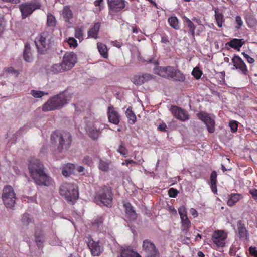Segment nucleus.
<instances>
[{
  "label": "nucleus",
  "instance_id": "9d476101",
  "mask_svg": "<svg viewBox=\"0 0 257 257\" xmlns=\"http://www.w3.org/2000/svg\"><path fill=\"white\" fill-rule=\"evenodd\" d=\"M178 213L181 219V229L183 232H188L191 226V222L187 216V209L184 206L178 208Z\"/></svg>",
  "mask_w": 257,
  "mask_h": 257
},
{
  "label": "nucleus",
  "instance_id": "393cba45",
  "mask_svg": "<svg viewBox=\"0 0 257 257\" xmlns=\"http://www.w3.org/2000/svg\"><path fill=\"white\" fill-rule=\"evenodd\" d=\"M217 172L215 171H213L210 176V186L211 189L212 191L214 194H217Z\"/></svg>",
  "mask_w": 257,
  "mask_h": 257
},
{
  "label": "nucleus",
  "instance_id": "c03bdc74",
  "mask_svg": "<svg viewBox=\"0 0 257 257\" xmlns=\"http://www.w3.org/2000/svg\"><path fill=\"white\" fill-rule=\"evenodd\" d=\"M192 75L197 79H199L202 75V72L198 68H194L192 72Z\"/></svg>",
  "mask_w": 257,
  "mask_h": 257
},
{
  "label": "nucleus",
  "instance_id": "4be33fe9",
  "mask_svg": "<svg viewBox=\"0 0 257 257\" xmlns=\"http://www.w3.org/2000/svg\"><path fill=\"white\" fill-rule=\"evenodd\" d=\"M125 209L126 217L130 220L134 221L137 219V214L133 209L131 204L129 202H125L123 204Z\"/></svg>",
  "mask_w": 257,
  "mask_h": 257
},
{
  "label": "nucleus",
  "instance_id": "603ef678",
  "mask_svg": "<svg viewBox=\"0 0 257 257\" xmlns=\"http://www.w3.org/2000/svg\"><path fill=\"white\" fill-rule=\"evenodd\" d=\"M6 71L9 73H11L16 76H18V74H19L18 71L14 69V68L12 67H10L7 68L6 69Z\"/></svg>",
  "mask_w": 257,
  "mask_h": 257
},
{
  "label": "nucleus",
  "instance_id": "69168bd1",
  "mask_svg": "<svg viewBox=\"0 0 257 257\" xmlns=\"http://www.w3.org/2000/svg\"><path fill=\"white\" fill-rule=\"evenodd\" d=\"M112 43L114 46H115L117 48H120L121 47V43L117 40L113 41Z\"/></svg>",
  "mask_w": 257,
  "mask_h": 257
},
{
  "label": "nucleus",
  "instance_id": "72a5a7b5",
  "mask_svg": "<svg viewBox=\"0 0 257 257\" xmlns=\"http://www.w3.org/2000/svg\"><path fill=\"white\" fill-rule=\"evenodd\" d=\"M62 14L66 22H69L73 17V13L69 6H66L63 8Z\"/></svg>",
  "mask_w": 257,
  "mask_h": 257
},
{
  "label": "nucleus",
  "instance_id": "7ed1b4c3",
  "mask_svg": "<svg viewBox=\"0 0 257 257\" xmlns=\"http://www.w3.org/2000/svg\"><path fill=\"white\" fill-rule=\"evenodd\" d=\"M60 194L67 202L73 204L79 197L78 187L73 183H64L59 189Z\"/></svg>",
  "mask_w": 257,
  "mask_h": 257
},
{
  "label": "nucleus",
  "instance_id": "a211bd4d",
  "mask_svg": "<svg viewBox=\"0 0 257 257\" xmlns=\"http://www.w3.org/2000/svg\"><path fill=\"white\" fill-rule=\"evenodd\" d=\"M232 62L235 69H238L244 75H248V70L243 60L238 55H234L232 58Z\"/></svg>",
  "mask_w": 257,
  "mask_h": 257
},
{
  "label": "nucleus",
  "instance_id": "0e129e2a",
  "mask_svg": "<svg viewBox=\"0 0 257 257\" xmlns=\"http://www.w3.org/2000/svg\"><path fill=\"white\" fill-rule=\"evenodd\" d=\"M103 2V0H96L94 2V6L95 7H100L99 10H101V9L100 8L101 3Z\"/></svg>",
  "mask_w": 257,
  "mask_h": 257
},
{
  "label": "nucleus",
  "instance_id": "412c9836",
  "mask_svg": "<svg viewBox=\"0 0 257 257\" xmlns=\"http://www.w3.org/2000/svg\"><path fill=\"white\" fill-rule=\"evenodd\" d=\"M237 226L238 230V236L241 240H248L249 238V232L245 225L242 221L239 220L237 222Z\"/></svg>",
  "mask_w": 257,
  "mask_h": 257
},
{
  "label": "nucleus",
  "instance_id": "bf43d9fd",
  "mask_svg": "<svg viewBox=\"0 0 257 257\" xmlns=\"http://www.w3.org/2000/svg\"><path fill=\"white\" fill-rule=\"evenodd\" d=\"M249 193L250 194L252 195V197L255 199L257 200V189H252L249 190Z\"/></svg>",
  "mask_w": 257,
  "mask_h": 257
},
{
  "label": "nucleus",
  "instance_id": "b1692460",
  "mask_svg": "<svg viewBox=\"0 0 257 257\" xmlns=\"http://www.w3.org/2000/svg\"><path fill=\"white\" fill-rule=\"evenodd\" d=\"M86 130L89 137L94 140H96L98 138L101 132L100 129H97L93 124L92 125H87Z\"/></svg>",
  "mask_w": 257,
  "mask_h": 257
},
{
  "label": "nucleus",
  "instance_id": "f704fd0d",
  "mask_svg": "<svg viewBox=\"0 0 257 257\" xmlns=\"http://www.w3.org/2000/svg\"><path fill=\"white\" fill-rule=\"evenodd\" d=\"M50 71L53 74L66 71L61 63L52 65L50 67Z\"/></svg>",
  "mask_w": 257,
  "mask_h": 257
},
{
  "label": "nucleus",
  "instance_id": "e2e57ef3",
  "mask_svg": "<svg viewBox=\"0 0 257 257\" xmlns=\"http://www.w3.org/2000/svg\"><path fill=\"white\" fill-rule=\"evenodd\" d=\"M190 214L193 216L194 218H196L198 216V213L196 210L193 208H191L190 209Z\"/></svg>",
  "mask_w": 257,
  "mask_h": 257
},
{
  "label": "nucleus",
  "instance_id": "ea45409f",
  "mask_svg": "<svg viewBox=\"0 0 257 257\" xmlns=\"http://www.w3.org/2000/svg\"><path fill=\"white\" fill-rule=\"evenodd\" d=\"M117 151L121 155L126 157V155L128 154V151L126 148L124 144L121 142L120 144L118 146V148L117 150Z\"/></svg>",
  "mask_w": 257,
  "mask_h": 257
},
{
  "label": "nucleus",
  "instance_id": "0eeeda50",
  "mask_svg": "<svg viewBox=\"0 0 257 257\" xmlns=\"http://www.w3.org/2000/svg\"><path fill=\"white\" fill-rule=\"evenodd\" d=\"M51 36L48 32H43L35 39V43L39 54H44L50 43Z\"/></svg>",
  "mask_w": 257,
  "mask_h": 257
},
{
  "label": "nucleus",
  "instance_id": "c9c22d12",
  "mask_svg": "<svg viewBox=\"0 0 257 257\" xmlns=\"http://www.w3.org/2000/svg\"><path fill=\"white\" fill-rule=\"evenodd\" d=\"M126 115L128 119V122L130 124H133L136 121V116L132 110V108L129 107L126 110Z\"/></svg>",
  "mask_w": 257,
  "mask_h": 257
},
{
  "label": "nucleus",
  "instance_id": "338daca9",
  "mask_svg": "<svg viewBox=\"0 0 257 257\" xmlns=\"http://www.w3.org/2000/svg\"><path fill=\"white\" fill-rule=\"evenodd\" d=\"M76 169L78 172H79V173H81V172H82L84 171V168L82 166H77Z\"/></svg>",
  "mask_w": 257,
  "mask_h": 257
},
{
  "label": "nucleus",
  "instance_id": "13d9d810",
  "mask_svg": "<svg viewBox=\"0 0 257 257\" xmlns=\"http://www.w3.org/2000/svg\"><path fill=\"white\" fill-rule=\"evenodd\" d=\"M62 173L64 176L67 177L69 176L72 173L64 167L62 169Z\"/></svg>",
  "mask_w": 257,
  "mask_h": 257
},
{
  "label": "nucleus",
  "instance_id": "6e6d98bb",
  "mask_svg": "<svg viewBox=\"0 0 257 257\" xmlns=\"http://www.w3.org/2000/svg\"><path fill=\"white\" fill-rule=\"evenodd\" d=\"M65 167L68 170H69L72 173L75 169V165L72 163H67L65 166Z\"/></svg>",
  "mask_w": 257,
  "mask_h": 257
},
{
  "label": "nucleus",
  "instance_id": "4c0bfd02",
  "mask_svg": "<svg viewBox=\"0 0 257 257\" xmlns=\"http://www.w3.org/2000/svg\"><path fill=\"white\" fill-rule=\"evenodd\" d=\"M223 15L221 13L218 12V11H215V18L217 26L221 28L222 26L223 23L224 22L223 19Z\"/></svg>",
  "mask_w": 257,
  "mask_h": 257
},
{
  "label": "nucleus",
  "instance_id": "37998d69",
  "mask_svg": "<svg viewBox=\"0 0 257 257\" xmlns=\"http://www.w3.org/2000/svg\"><path fill=\"white\" fill-rule=\"evenodd\" d=\"M22 221L24 223L29 224L33 221V218L30 217V215L28 213H25L22 216Z\"/></svg>",
  "mask_w": 257,
  "mask_h": 257
},
{
  "label": "nucleus",
  "instance_id": "c756f323",
  "mask_svg": "<svg viewBox=\"0 0 257 257\" xmlns=\"http://www.w3.org/2000/svg\"><path fill=\"white\" fill-rule=\"evenodd\" d=\"M104 218L103 216H97L92 221L91 224L93 228L100 230L102 228Z\"/></svg>",
  "mask_w": 257,
  "mask_h": 257
},
{
  "label": "nucleus",
  "instance_id": "7c9ffc66",
  "mask_svg": "<svg viewBox=\"0 0 257 257\" xmlns=\"http://www.w3.org/2000/svg\"><path fill=\"white\" fill-rule=\"evenodd\" d=\"M111 161L108 160L99 159L98 168L99 170L103 172H108L109 171V165Z\"/></svg>",
  "mask_w": 257,
  "mask_h": 257
},
{
  "label": "nucleus",
  "instance_id": "dca6fc26",
  "mask_svg": "<svg viewBox=\"0 0 257 257\" xmlns=\"http://www.w3.org/2000/svg\"><path fill=\"white\" fill-rule=\"evenodd\" d=\"M170 110L173 115L181 121H185L189 118L188 112L177 106H171Z\"/></svg>",
  "mask_w": 257,
  "mask_h": 257
},
{
  "label": "nucleus",
  "instance_id": "49530a36",
  "mask_svg": "<svg viewBox=\"0 0 257 257\" xmlns=\"http://www.w3.org/2000/svg\"><path fill=\"white\" fill-rule=\"evenodd\" d=\"M82 162L88 166H91L93 164L92 159L89 156H85L82 160Z\"/></svg>",
  "mask_w": 257,
  "mask_h": 257
},
{
  "label": "nucleus",
  "instance_id": "1a4fd4ad",
  "mask_svg": "<svg viewBox=\"0 0 257 257\" xmlns=\"http://www.w3.org/2000/svg\"><path fill=\"white\" fill-rule=\"evenodd\" d=\"M40 7L41 4L38 2L25 3L19 6L23 19L26 18L28 16L31 15L33 11L40 9Z\"/></svg>",
  "mask_w": 257,
  "mask_h": 257
},
{
  "label": "nucleus",
  "instance_id": "79ce46f5",
  "mask_svg": "<svg viewBox=\"0 0 257 257\" xmlns=\"http://www.w3.org/2000/svg\"><path fill=\"white\" fill-rule=\"evenodd\" d=\"M75 37L80 41L83 40V32L81 28L76 27L75 29Z\"/></svg>",
  "mask_w": 257,
  "mask_h": 257
},
{
  "label": "nucleus",
  "instance_id": "f3484780",
  "mask_svg": "<svg viewBox=\"0 0 257 257\" xmlns=\"http://www.w3.org/2000/svg\"><path fill=\"white\" fill-rule=\"evenodd\" d=\"M125 0H107L109 11L118 13L123 10L126 6Z\"/></svg>",
  "mask_w": 257,
  "mask_h": 257
},
{
  "label": "nucleus",
  "instance_id": "6ab92c4d",
  "mask_svg": "<svg viewBox=\"0 0 257 257\" xmlns=\"http://www.w3.org/2000/svg\"><path fill=\"white\" fill-rule=\"evenodd\" d=\"M153 75L149 73H143L141 75H135L132 79V82L136 85H141L152 80Z\"/></svg>",
  "mask_w": 257,
  "mask_h": 257
},
{
  "label": "nucleus",
  "instance_id": "2eb2a0df",
  "mask_svg": "<svg viewBox=\"0 0 257 257\" xmlns=\"http://www.w3.org/2000/svg\"><path fill=\"white\" fill-rule=\"evenodd\" d=\"M85 242L93 256H99L100 255L102 249L99 242L95 241L90 235L85 237Z\"/></svg>",
  "mask_w": 257,
  "mask_h": 257
},
{
  "label": "nucleus",
  "instance_id": "423d86ee",
  "mask_svg": "<svg viewBox=\"0 0 257 257\" xmlns=\"http://www.w3.org/2000/svg\"><path fill=\"white\" fill-rule=\"evenodd\" d=\"M54 139H56L59 142L57 149L59 152L67 151L72 143V137L69 132L52 135L51 139L53 141Z\"/></svg>",
  "mask_w": 257,
  "mask_h": 257
},
{
  "label": "nucleus",
  "instance_id": "5fc2aeb1",
  "mask_svg": "<svg viewBox=\"0 0 257 257\" xmlns=\"http://www.w3.org/2000/svg\"><path fill=\"white\" fill-rule=\"evenodd\" d=\"M250 254L253 257H257V249L255 247L251 246L249 248Z\"/></svg>",
  "mask_w": 257,
  "mask_h": 257
},
{
  "label": "nucleus",
  "instance_id": "a878e982",
  "mask_svg": "<svg viewBox=\"0 0 257 257\" xmlns=\"http://www.w3.org/2000/svg\"><path fill=\"white\" fill-rule=\"evenodd\" d=\"M100 23H95L93 26L88 31V36L89 37L97 39L98 37V34L100 30Z\"/></svg>",
  "mask_w": 257,
  "mask_h": 257
},
{
  "label": "nucleus",
  "instance_id": "3c124183",
  "mask_svg": "<svg viewBox=\"0 0 257 257\" xmlns=\"http://www.w3.org/2000/svg\"><path fill=\"white\" fill-rule=\"evenodd\" d=\"M235 21L236 23V25L235 26V28L237 29H240L241 26L243 25V21L241 19V18L239 16H237L235 18Z\"/></svg>",
  "mask_w": 257,
  "mask_h": 257
},
{
  "label": "nucleus",
  "instance_id": "5701e85b",
  "mask_svg": "<svg viewBox=\"0 0 257 257\" xmlns=\"http://www.w3.org/2000/svg\"><path fill=\"white\" fill-rule=\"evenodd\" d=\"M245 44V41L243 39L234 38L226 44V46H228L233 49L239 50Z\"/></svg>",
  "mask_w": 257,
  "mask_h": 257
},
{
  "label": "nucleus",
  "instance_id": "e433bc0d",
  "mask_svg": "<svg viewBox=\"0 0 257 257\" xmlns=\"http://www.w3.org/2000/svg\"><path fill=\"white\" fill-rule=\"evenodd\" d=\"M168 23L169 25L175 30H179L180 26L179 25V20L176 16H171L168 18Z\"/></svg>",
  "mask_w": 257,
  "mask_h": 257
},
{
  "label": "nucleus",
  "instance_id": "052dcab7",
  "mask_svg": "<svg viewBox=\"0 0 257 257\" xmlns=\"http://www.w3.org/2000/svg\"><path fill=\"white\" fill-rule=\"evenodd\" d=\"M161 42L164 44H167L169 42L168 37L166 35H163L161 36Z\"/></svg>",
  "mask_w": 257,
  "mask_h": 257
},
{
  "label": "nucleus",
  "instance_id": "de8ad7c7",
  "mask_svg": "<svg viewBox=\"0 0 257 257\" xmlns=\"http://www.w3.org/2000/svg\"><path fill=\"white\" fill-rule=\"evenodd\" d=\"M42 239L43 238H39V235L36 231L35 234V240L37 246L39 247H42V244L44 242V240Z\"/></svg>",
  "mask_w": 257,
  "mask_h": 257
},
{
  "label": "nucleus",
  "instance_id": "20e7f679",
  "mask_svg": "<svg viewBox=\"0 0 257 257\" xmlns=\"http://www.w3.org/2000/svg\"><path fill=\"white\" fill-rule=\"evenodd\" d=\"M67 103V99L63 93L57 94L49 99L42 106L44 111L61 109Z\"/></svg>",
  "mask_w": 257,
  "mask_h": 257
},
{
  "label": "nucleus",
  "instance_id": "aec40b11",
  "mask_svg": "<svg viewBox=\"0 0 257 257\" xmlns=\"http://www.w3.org/2000/svg\"><path fill=\"white\" fill-rule=\"evenodd\" d=\"M107 115L110 122L116 125L119 124L120 115L112 105H110L108 107Z\"/></svg>",
  "mask_w": 257,
  "mask_h": 257
},
{
  "label": "nucleus",
  "instance_id": "f8f14e48",
  "mask_svg": "<svg viewBox=\"0 0 257 257\" xmlns=\"http://www.w3.org/2000/svg\"><path fill=\"white\" fill-rule=\"evenodd\" d=\"M143 249L146 253V257H160V253L154 243L148 239L143 242Z\"/></svg>",
  "mask_w": 257,
  "mask_h": 257
},
{
  "label": "nucleus",
  "instance_id": "f03ea898",
  "mask_svg": "<svg viewBox=\"0 0 257 257\" xmlns=\"http://www.w3.org/2000/svg\"><path fill=\"white\" fill-rule=\"evenodd\" d=\"M153 72L157 75L174 81L183 82L185 80V75L175 67L157 66Z\"/></svg>",
  "mask_w": 257,
  "mask_h": 257
},
{
  "label": "nucleus",
  "instance_id": "4d7b16f0",
  "mask_svg": "<svg viewBox=\"0 0 257 257\" xmlns=\"http://www.w3.org/2000/svg\"><path fill=\"white\" fill-rule=\"evenodd\" d=\"M135 164V165H137L138 164V162H136V161H133V160H125V162H122L121 163L122 165H126L127 167H128V164Z\"/></svg>",
  "mask_w": 257,
  "mask_h": 257
},
{
  "label": "nucleus",
  "instance_id": "8fccbe9b",
  "mask_svg": "<svg viewBox=\"0 0 257 257\" xmlns=\"http://www.w3.org/2000/svg\"><path fill=\"white\" fill-rule=\"evenodd\" d=\"M68 43L70 47L75 48L78 45L77 40L73 37L69 38Z\"/></svg>",
  "mask_w": 257,
  "mask_h": 257
},
{
  "label": "nucleus",
  "instance_id": "774afa93",
  "mask_svg": "<svg viewBox=\"0 0 257 257\" xmlns=\"http://www.w3.org/2000/svg\"><path fill=\"white\" fill-rule=\"evenodd\" d=\"M197 257H204V254L202 251H199L197 252Z\"/></svg>",
  "mask_w": 257,
  "mask_h": 257
},
{
  "label": "nucleus",
  "instance_id": "680f3d73",
  "mask_svg": "<svg viewBox=\"0 0 257 257\" xmlns=\"http://www.w3.org/2000/svg\"><path fill=\"white\" fill-rule=\"evenodd\" d=\"M166 128H167V125L166 124L164 123V122H162V123H161L158 128L161 131H163V132H166Z\"/></svg>",
  "mask_w": 257,
  "mask_h": 257
},
{
  "label": "nucleus",
  "instance_id": "cd10ccee",
  "mask_svg": "<svg viewBox=\"0 0 257 257\" xmlns=\"http://www.w3.org/2000/svg\"><path fill=\"white\" fill-rule=\"evenodd\" d=\"M120 257H141L140 254L130 248L122 249Z\"/></svg>",
  "mask_w": 257,
  "mask_h": 257
},
{
  "label": "nucleus",
  "instance_id": "a19ab883",
  "mask_svg": "<svg viewBox=\"0 0 257 257\" xmlns=\"http://www.w3.org/2000/svg\"><path fill=\"white\" fill-rule=\"evenodd\" d=\"M31 94L35 98H41L45 95H48V93H45L40 90H32L31 91Z\"/></svg>",
  "mask_w": 257,
  "mask_h": 257
},
{
  "label": "nucleus",
  "instance_id": "bb28decb",
  "mask_svg": "<svg viewBox=\"0 0 257 257\" xmlns=\"http://www.w3.org/2000/svg\"><path fill=\"white\" fill-rule=\"evenodd\" d=\"M183 22L187 26L190 31L192 37L194 38L195 37V30L196 28L195 25L194 23L186 16H184L183 17Z\"/></svg>",
  "mask_w": 257,
  "mask_h": 257
},
{
  "label": "nucleus",
  "instance_id": "2f4dec72",
  "mask_svg": "<svg viewBox=\"0 0 257 257\" xmlns=\"http://www.w3.org/2000/svg\"><path fill=\"white\" fill-rule=\"evenodd\" d=\"M97 45L101 56L104 58H107L108 57V53L106 45L101 42L97 43Z\"/></svg>",
  "mask_w": 257,
  "mask_h": 257
},
{
  "label": "nucleus",
  "instance_id": "ddd939ff",
  "mask_svg": "<svg viewBox=\"0 0 257 257\" xmlns=\"http://www.w3.org/2000/svg\"><path fill=\"white\" fill-rule=\"evenodd\" d=\"M227 237V233L226 232L222 230H217L213 233L211 239L217 247H223Z\"/></svg>",
  "mask_w": 257,
  "mask_h": 257
},
{
  "label": "nucleus",
  "instance_id": "9b49d317",
  "mask_svg": "<svg viewBox=\"0 0 257 257\" xmlns=\"http://www.w3.org/2000/svg\"><path fill=\"white\" fill-rule=\"evenodd\" d=\"M77 57L73 52H67L63 56L61 63L66 71L72 69L77 62Z\"/></svg>",
  "mask_w": 257,
  "mask_h": 257
},
{
  "label": "nucleus",
  "instance_id": "f257e3e1",
  "mask_svg": "<svg viewBox=\"0 0 257 257\" xmlns=\"http://www.w3.org/2000/svg\"><path fill=\"white\" fill-rule=\"evenodd\" d=\"M28 169L37 185L48 187L53 184L52 178L46 174L43 164L39 159L32 158L29 161Z\"/></svg>",
  "mask_w": 257,
  "mask_h": 257
},
{
  "label": "nucleus",
  "instance_id": "09e8293b",
  "mask_svg": "<svg viewBox=\"0 0 257 257\" xmlns=\"http://www.w3.org/2000/svg\"><path fill=\"white\" fill-rule=\"evenodd\" d=\"M178 193V191L174 188H171L168 190V195L169 197L171 198H175Z\"/></svg>",
  "mask_w": 257,
  "mask_h": 257
},
{
  "label": "nucleus",
  "instance_id": "473e14b6",
  "mask_svg": "<svg viewBox=\"0 0 257 257\" xmlns=\"http://www.w3.org/2000/svg\"><path fill=\"white\" fill-rule=\"evenodd\" d=\"M23 57L24 60L28 62H31L33 61V56L31 52V48L28 44L25 46V49L23 51Z\"/></svg>",
  "mask_w": 257,
  "mask_h": 257
},
{
  "label": "nucleus",
  "instance_id": "39448f33",
  "mask_svg": "<svg viewBox=\"0 0 257 257\" xmlns=\"http://www.w3.org/2000/svg\"><path fill=\"white\" fill-rule=\"evenodd\" d=\"M95 200L99 201L106 206H111L113 200L111 188L106 185L99 187L96 191Z\"/></svg>",
  "mask_w": 257,
  "mask_h": 257
},
{
  "label": "nucleus",
  "instance_id": "6e6552de",
  "mask_svg": "<svg viewBox=\"0 0 257 257\" xmlns=\"http://www.w3.org/2000/svg\"><path fill=\"white\" fill-rule=\"evenodd\" d=\"M16 197L13 187L10 185L5 186L3 189L2 199L7 208L12 209L15 204Z\"/></svg>",
  "mask_w": 257,
  "mask_h": 257
},
{
  "label": "nucleus",
  "instance_id": "c85d7f7f",
  "mask_svg": "<svg viewBox=\"0 0 257 257\" xmlns=\"http://www.w3.org/2000/svg\"><path fill=\"white\" fill-rule=\"evenodd\" d=\"M241 195L238 193H231L228 196L227 202L229 206H232L236 204L240 199Z\"/></svg>",
  "mask_w": 257,
  "mask_h": 257
},
{
  "label": "nucleus",
  "instance_id": "a18cd8bd",
  "mask_svg": "<svg viewBox=\"0 0 257 257\" xmlns=\"http://www.w3.org/2000/svg\"><path fill=\"white\" fill-rule=\"evenodd\" d=\"M229 125L232 132H236L238 128V122L235 120H231L229 123Z\"/></svg>",
  "mask_w": 257,
  "mask_h": 257
},
{
  "label": "nucleus",
  "instance_id": "58836bf2",
  "mask_svg": "<svg viewBox=\"0 0 257 257\" xmlns=\"http://www.w3.org/2000/svg\"><path fill=\"white\" fill-rule=\"evenodd\" d=\"M56 19L55 16L51 13L47 14V25L48 27H54L56 26Z\"/></svg>",
  "mask_w": 257,
  "mask_h": 257
},
{
  "label": "nucleus",
  "instance_id": "864d4df0",
  "mask_svg": "<svg viewBox=\"0 0 257 257\" xmlns=\"http://www.w3.org/2000/svg\"><path fill=\"white\" fill-rule=\"evenodd\" d=\"M242 54L249 63L252 64L254 62V59L249 56L247 54H246L245 52H242Z\"/></svg>",
  "mask_w": 257,
  "mask_h": 257
},
{
  "label": "nucleus",
  "instance_id": "4468645a",
  "mask_svg": "<svg viewBox=\"0 0 257 257\" xmlns=\"http://www.w3.org/2000/svg\"><path fill=\"white\" fill-rule=\"evenodd\" d=\"M197 116L204 123L209 133L211 134L215 132V122L209 114L201 112L197 114Z\"/></svg>",
  "mask_w": 257,
  "mask_h": 257
}]
</instances>
